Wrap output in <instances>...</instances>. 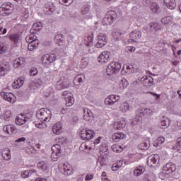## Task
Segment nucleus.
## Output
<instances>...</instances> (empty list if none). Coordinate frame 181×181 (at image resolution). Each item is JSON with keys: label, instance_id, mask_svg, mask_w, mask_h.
Returning a JSON list of instances; mask_svg holds the SVG:
<instances>
[{"label": "nucleus", "instance_id": "f257e3e1", "mask_svg": "<svg viewBox=\"0 0 181 181\" xmlns=\"http://www.w3.org/2000/svg\"><path fill=\"white\" fill-rule=\"evenodd\" d=\"M36 117L40 121L49 122L52 119V111L47 108H41L37 111Z\"/></svg>", "mask_w": 181, "mask_h": 181}, {"label": "nucleus", "instance_id": "f03ea898", "mask_svg": "<svg viewBox=\"0 0 181 181\" xmlns=\"http://www.w3.org/2000/svg\"><path fill=\"white\" fill-rule=\"evenodd\" d=\"M119 70H121V64L119 62H111L106 69V74L112 76V74H117Z\"/></svg>", "mask_w": 181, "mask_h": 181}, {"label": "nucleus", "instance_id": "7ed1b4c3", "mask_svg": "<svg viewBox=\"0 0 181 181\" xmlns=\"http://www.w3.org/2000/svg\"><path fill=\"white\" fill-rule=\"evenodd\" d=\"M13 11V4L11 2H6L3 4L0 7V13L3 16H8L11 15Z\"/></svg>", "mask_w": 181, "mask_h": 181}, {"label": "nucleus", "instance_id": "20e7f679", "mask_svg": "<svg viewBox=\"0 0 181 181\" xmlns=\"http://www.w3.org/2000/svg\"><path fill=\"white\" fill-rule=\"evenodd\" d=\"M62 98L65 100L66 107H71V105L74 104V97L73 96V93L69 90L62 93Z\"/></svg>", "mask_w": 181, "mask_h": 181}, {"label": "nucleus", "instance_id": "39448f33", "mask_svg": "<svg viewBox=\"0 0 181 181\" xmlns=\"http://www.w3.org/2000/svg\"><path fill=\"white\" fill-rule=\"evenodd\" d=\"M59 169H62L63 170V173L66 176H70L73 175V167L69 163H60L58 165Z\"/></svg>", "mask_w": 181, "mask_h": 181}, {"label": "nucleus", "instance_id": "423d86ee", "mask_svg": "<svg viewBox=\"0 0 181 181\" xmlns=\"http://www.w3.org/2000/svg\"><path fill=\"white\" fill-rule=\"evenodd\" d=\"M107 42H108V35L102 33L98 36V42L95 45V47H98V49L104 47L107 45Z\"/></svg>", "mask_w": 181, "mask_h": 181}, {"label": "nucleus", "instance_id": "0eeeda50", "mask_svg": "<svg viewBox=\"0 0 181 181\" xmlns=\"http://www.w3.org/2000/svg\"><path fill=\"white\" fill-rule=\"evenodd\" d=\"M81 138L83 141H90V139H93L94 138V131L88 129H83L80 132Z\"/></svg>", "mask_w": 181, "mask_h": 181}, {"label": "nucleus", "instance_id": "6e6552de", "mask_svg": "<svg viewBox=\"0 0 181 181\" xmlns=\"http://www.w3.org/2000/svg\"><path fill=\"white\" fill-rule=\"evenodd\" d=\"M56 54H45L41 57V62L42 64L48 65L53 63L56 60Z\"/></svg>", "mask_w": 181, "mask_h": 181}, {"label": "nucleus", "instance_id": "1a4fd4ad", "mask_svg": "<svg viewBox=\"0 0 181 181\" xmlns=\"http://www.w3.org/2000/svg\"><path fill=\"white\" fill-rule=\"evenodd\" d=\"M0 95L1 97H2L3 99H4L5 101L11 103V104H13V103L16 102V97L12 93L3 91L1 92Z\"/></svg>", "mask_w": 181, "mask_h": 181}, {"label": "nucleus", "instance_id": "9d476101", "mask_svg": "<svg viewBox=\"0 0 181 181\" xmlns=\"http://www.w3.org/2000/svg\"><path fill=\"white\" fill-rule=\"evenodd\" d=\"M60 145L57 144L55 146H53L52 147V153L51 154V159L53 160V162H57L59 160V158H60Z\"/></svg>", "mask_w": 181, "mask_h": 181}, {"label": "nucleus", "instance_id": "9b49d317", "mask_svg": "<svg viewBox=\"0 0 181 181\" xmlns=\"http://www.w3.org/2000/svg\"><path fill=\"white\" fill-rule=\"evenodd\" d=\"M163 172L165 175H170L173 172H176V164L173 163H168L163 167Z\"/></svg>", "mask_w": 181, "mask_h": 181}, {"label": "nucleus", "instance_id": "f8f14e48", "mask_svg": "<svg viewBox=\"0 0 181 181\" xmlns=\"http://www.w3.org/2000/svg\"><path fill=\"white\" fill-rule=\"evenodd\" d=\"M70 86V81L65 79L64 78H61L56 83L57 90H63V88H69Z\"/></svg>", "mask_w": 181, "mask_h": 181}, {"label": "nucleus", "instance_id": "ddd939ff", "mask_svg": "<svg viewBox=\"0 0 181 181\" xmlns=\"http://www.w3.org/2000/svg\"><path fill=\"white\" fill-rule=\"evenodd\" d=\"M111 60V54L109 52H103L98 57L99 63H107Z\"/></svg>", "mask_w": 181, "mask_h": 181}, {"label": "nucleus", "instance_id": "4468645a", "mask_svg": "<svg viewBox=\"0 0 181 181\" xmlns=\"http://www.w3.org/2000/svg\"><path fill=\"white\" fill-rule=\"evenodd\" d=\"M160 159V157H159V155L158 154H153L151 155L147 160V165L152 168L153 165H156L157 163H159V160Z\"/></svg>", "mask_w": 181, "mask_h": 181}, {"label": "nucleus", "instance_id": "2eb2a0df", "mask_svg": "<svg viewBox=\"0 0 181 181\" xmlns=\"http://www.w3.org/2000/svg\"><path fill=\"white\" fill-rule=\"evenodd\" d=\"M83 119L87 122H91L94 119V113L91 110L87 107L83 109Z\"/></svg>", "mask_w": 181, "mask_h": 181}, {"label": "nucleus", "instance_id": "dca6fc26", "mask_svg": "<svg viewBox=\"0 0 181 181\" xmlns=\"http://www.w3.org/2000/svg\"><path fill=\"white\" fill-rule=\"evenodd\" d=\"M115 19H117V16H112L111 13H108L105 15V18H103L102 23L107 25H111Z\"/></svg>", "mask_w": 181, "mask_h": 181}, {"label": "nucleus", "instance_id": "f3484780", "mask_svg": "<svg viewBox=\"0 0 181 181\" xmlns=\"http://www.w3.org/2000/svg\"><path fill=\"white\" fill-rule=\"evenodd\" d=\"M141 82L146 87H151V86H153V84H154L153 78H152V76H143L141 78Z\"/></svg>", "mask_w": 181, "mask_h": 181}, {"label": "nucleus", "instance_id": "a211bd4d", "mask_svg": "<svg viewBox=\"0 0 181 181\" xmlns=\"http://www.w3.org/2000/svg\"><path fill=\"white\" fill-rule=\"evenodd\" d=\"M119 100V96L115 95H110L105 99V105H113L117 101Z\"/></svg>", "mask_w": 181, "mask_h": 181}, {"label": "nucleus", "instance_id": "6ab92c4d", "mask_svg": "<svg viewBox=\"0 0 181 181\" xmlns=\"http://www.w3.org/2000/svg\"><path fill=\"white\" fill-rule=\"evenodd\" d=\"M29 121V117H26V115H18L16 118V124L17 125H23L26 122Z\"/></svg>", "mask_w": 181, "mask_h": 181}, {"label": "nucleus", "instance_id": "aec40b11", "mask_svg": "<svg viewBox=\"0 0 181 181\" xmlns=\"http://www.w3.org/2000/svg\"><path fill=\"white\" fill-rule=\"evenodd\" d=\"M153 30L156 33H159V32H160V28H159V25L156 23H150L146 28V31L153 32Z\"/></svg>", "mask_w": 181, "mask_h": 181}, {"label": "nucleus", "instance_id": "412c9836", "mask_svg": "<svg viewBox=\"0 0 181 181\" xmlns=\"http://www.w3.org/2000/svg\"><path fill=\"white\" fill-rule=\"evenodd\" d=\"M3 131L8 135H12V134H16V127L13 124L6 125L3 127Z\"/></svg>", "mask_w": 181, "mask_h": 181}, {"label": "nucleus", "instance_id": "4be33fe9", "mask_svg": "<svg viewBox=\"0 0 181 181\" xmlns=\"http://www.w3.org/2000/svg\"><path fill=\"white\" fill-rule=\"evenodd\" d=\"M23 84H25V80L23 77H20L14 81L12 86L13 88H21Z\"/></svg>", "mask_w": 181, "mask_h": 181}, {"label": "nucleus", "instance_id": "5701e85b", "mask_svg": "<svg viewBox=\"0 0 181 181\" xmlns=\"http://www.w3.org/2000/svg\"><path fill=\"white\" fill-rule=\"evenodd\" d=\"M52 131L54 134L56 135H60L62 132H63V129L62 127V123L61 122H57L52 127Z\"/></svg>", "mask_w": 181, "mask_h": 181}, {"label": "nucleus", "instance_id": "b1692460", "mask_svg": "<svg viewBox=\"0 0 181 181\" xmlns=\"http://www.w3.org/2000/svg\"><path fill=\"white\" fill-rule=\"evenodd\" d=\"M37 46H39V40H32L29 42L28 49L30 52H33V50H36V49H37Z\"/></svg>", "mask_w": 181, "mask_h": 181}, {"label": "nucleus", "instance_id": "393cba45", "mask_svg": "<svg viewBox=\"0 0 181 181\" xmlns=\"http://www.w3.org/2000/svg\"><path fill=\"white\" fill-rule=\"evenodd\" d=\"M112 138L114 142H119L121 139H124L125 138V134L122 132H117L112 136Z\"/></svg>", "mask_w": 181, "mask_h": 181}, {"label": "nucleus", "instance_id": "a878e982", "mask_svg": "<svg viewBox=\"0 0 181 181\" xmlns=\"http://www.w3.org/2000/svg\"><path fill=\"white\" fill-rule=\"evenodd\" d=\"M11 67L8 64H2L0 65V76H5L7 71H9Z\"/></svg>", "mask_w": 181, "mask_h": 181}, {"label": "nucleus", "instance_id": "bb28decb", "mask_svg": "<svg viewBox=\"0 0 181 181\" xmlns=\"http://www.w3.org/2000/svg\"><path fill=\"white\" fill-rule=\"evenodd\" d=\"M1 156L4 160H9L11 158V150L8 148H6L1 153Z\"/></svg>", "mask_w": 181, "mask_h": 181}, {"label": "nucleus", "instance_id": "cd10ccee", "mask_svg": "<svg viewBox=\"0 0 181 181\" xmlns=\"http://www.w3.org/2000/svg\"><path fill=\"white\" fill-rule=\"evenodd\" d=\"M163 2L168 9H175L176 8V1L175 0H163Z\"/></svg>", "mask_w": 181, "mask_h": 181}, {"label": "nucleus", "instance_id": "c85d7f7f", "mask_svg": "<svg viewBox=\"0 0 181 181\" xmlns=\"http://www.w3.org/2000/svg\"><path fill=\"white\" fill-rule=\"evenodd\" d=\"M150 9L152 11L153 13H160V7L156 3L150 4Z\"/></svg>", "mask_w": 181, "mask_h": 181}, {"label": "nucleus", "instance_id": "c756f323", "mask_svg": "<svg viewBox=\"0 0 181 181\" xmlns=\"http://www.w3.org/2000/svg\"><path fill=\"white\" fill-rule=\"evenodd\" d=\"M130 37L132 40L141 39V37H142V33L141 31L134 30L130 33Z\"/></svg>", "mask_w": 181, "mask_h": 181}, {"label": "nucleus", "instance_id": "7c9ffc66", "mask_svg": "<svg viewBox=\"0 0 181 181\" xmlns=\"http://www.w3.org/2000/svg\"><path fill=\"white\" fill-rule=\"evenodd\" d=\"M23 64H25V59L23 57L17 58L13 62V67L18 69V67H21Z\"/></svg>", "mask_w": 181, "mask_h": 181}, {"label": "nucleus", "instance_id": "2f4dec72", "mask_svg": "<svg viewBox=\"0 0 181 181\" xmlns=\"http://www.w3.org/2000/svg\"><path fill=\"white\" fill-rule=\"evenodd\" d=\"M165 137L160 136L158 138H157L154 142H153V146L156 148H158V146H160L161 145H163L165 144Z\"/></svg>", "mask_w": 181, "mask_h": 181}, {"label": "nucleus", "instance_id": "473e14b6", "mask_svg": "<svg viewBox=\"0 0 181 181\" xmlns=\"http://www.w3.org/2000/svg\"><path fill=\"white\" fill-rule=\"evenodd\" d=\"M160 125L161 128L163 129L168 128L170 125V120L168 117H163V119L160 120Z\"/></svg>", "mask_w": 181, "mask_h": 181}, {"label": "nucleus", "instance_id": "72a5a7b5", "mask_svg": "<svg viewBox=\"0 0 181 181\" xmlns=\"http://www.w3.org/2000/svg\"><path fill=\"white\" fill-rule=\"evenodd\" d=\"M33 173H36V170H27L21 173V176L23 179H26V177L32 176Z\"/></svg>", "mask_w": 181, "mask_h": 181}, {"label": "nucleus", "instance_id": "f704fd0d", "mask_svg": "<svg viewBox=\"0 0 181 181\" xmlns=\"http://www.w3.org/2000/svg\"><path fill=\"white\" fill-rule=\"evenodd\" d=\"M9 39L14 43V45H18L19 43V40L21 39V36L19 34H11L9 35Z\"/></svg>", "mask_w": 181, "mask_h": 181}, {"label": "nucleus", "instance_id": "c9c22d12", "mask_svg": "<svg viewBox=\"0 0 181 181\" xmlns=\"http://www.w3.org/2000/svg\"><path fill=\"white\" fill-rule=\"evenodd\" d=\"M125 121L124 120L116 122L114 124V129H123V128H125Z\"/></svg>", "mask_w": 181, "mask_h": 181}, {"label": "nucleus", "instance_id": "e433bc0d", "mask_svg": "<svg viewBox=\"0 0 181 181\" xmlns=\"http://www.w3.org/2000/svg\"><path fill=\"white\" fill-rule=\"evenodd\" d=\"M122 165H124V161L122 160L117 161L112 165V170H113L114 172H117V170H118L119 168H122Z\"/></svg>", "mask_w": 181, "mask_h": 181}, {"label": "nucleus", "instance_id": "4c0bfd02", "mask_svg": "<svg viewBox=\"0 0 181 181\" xmlns=\"http://www.w3.org/2000/svg\"><path fill=\"white\" fill-rule=\"evenodd\" d=\"M40 86H43V81L42 79L35 80L30 84V87H36V88H39Z\"/></svg>", "mask_w": 181, "mask_h": 181}, {"label": "nucleus", "instance_id": "58836bf2", "mask_svg": "<svg viewBox=\"0 0 181 181\" xmlns=\"http://www.w3.org/2000/svg\"><path fill=\"white\" fill-rule=\"evenodd\" d=\"M112 35L115 39L118 40L119 37H121V36H122V35H124V33L119 29H115L113 30Z\"/></svg>", "mask_w": 181, "mask_h": 181}, {"label": "nucleus", "instance_id": "ea45409f", "mask_svg": "<svg viewBox=\"0 0 181 181\" xmlns=\"http://www.w3.org/2000/svg\"><path fill=\"white\" fill-rule=\"evenodd\" d=\"M145 172V169L144 167H137L134 170V176H141Z\"/></svg>", "mask_w": 181, "mask_h": 181}, {"label": "nucleus", "instance_id": "a19ab883", "mask_svg": "<svg viewBox=\"0 0 181 181\" xmlns=\"http://www.w3.org/2000/svg\"><path fill=\"white\" fill-rule=\"evenodd\" d=\"M85 40L86 42V46H87L88 47H92V46H93V37L90 36V35H88L85 37Z\"/></svg>", "mask_w": 181, "mask_h": 181}, {"label": "nucleus", "instance_id": "79ce46f5", "mask_svg": "<svg viewBox=\"0 0 181 181\" xmlns=\"http://www.w3.org/2000/svg\"><path fill=\"white\" fill-rule=\"evenodd\" d=\"M99 151L100 152V155H103V153H106L108 152V145H107L105 143L102 144L99 147Z\"/></svg>", "mask_w": 181, "mask_h": 181}, {"label": "nucleus", "instance_id": "37998d69", "mask_svg": "<svg viewBox=\"0 0 181 181\" xmlns=\"http://www.w3.org/2000/svg\"><path fill=\"white\" fill-rule=\"evenodd\" d=\"M119 110L122 112H127L129 110V104L128 103H123L119 106Z\"/></svg>", "mask_w": 181, "mask_h": 181}, {"label": "nucleus", "instance_id": "c03bdc74", "mask_svg": "<svg viewBox=\"0 0 181 181\" xmlns=\"http://www.w3.org/2000/svg\"><path fill=\"white\" fill-rule=\"evenodd\" d=\"M81 83H83V75H76L74 80V84L80 86Z\"/></svg>", "mask_w": 181, "mask_h": 181}, {"label": "nucleus", "instance_id": "a18cd8bd", "mask_svg": "<svg viewBox=\"0 0 181 181\" xmlns=\"http://www.w3.org/2000/svg\"><path fill=\"white\" fill-rule=\"evenodd\" d=\"M112 151L113 152H115L116 153H119V152H122L123 148L119 145L114 144L112 146Z\"/></svg>", "mask_w": 181, "mask_h": 181}, {"label": "nucleus", "instance_id": "49530a36", "mask_svg": "<svg viewBox=\"0 0 181 181\" xmlns=\"http://www.w3.org/2000/svg\"><path fill=\"white\" fill-rule=\"evenodd\" d=\"M37 166L39 169H41V170H47V163L45 161L39 162Z\"/></svg>", "mask_w": 181, "mask_h": 181}, {"label": "nucleus", "instance_id": "de8ad7c7", "mask_svg": "<svg viewBox=\"0 0 181 181\" xmlns=\"http://www.w3.org/2000/svg\"><path fill=\"white\" fill-rule=\"evenodd\" d=\"M11 118H12V112L11 110H6L4 113L5 121H11Z\"/></svg>", "mask_w": 181, "mask_h": 181}, {"label": "nucleus", "instance_id": "09e8293b", "mask_svg": "<svg viewBox=\"0 0 181 181\" xmlns=\"http://www.w3.org/2000/svg\"><path fill=\"white\" fill-rule=\"evenodd\" d=\"M170 22H172V17L170 16L164 17L161 19V23L163 25H168Z\"/></svg>", "mask_w": 181, "mask_h": 181}, {"label": "nucleus", "instance_id": "8fccbe9b", "mask_svg": "<svg viewBox=\"0 0 181 181\" xmlns=\"http://www.w3.org/2000/svg\"><path fill=\"white\" fill-rule=\"evenodd\" d=\"M74 0H59V3L61 5H65V6H70L73 4Z\"/></svg>", "mask_w": 181, "mask_h": 181}, {"label": "nucleus", "instance_id": "3c124183", "mask_svg": "<svg viewBox=\"0 0 181 181\" xmlns=\"http://www.w3.org/2000/svg\"><path fill=\"white\" fill-rule=\"evenodd\" d=\"M33 29H34V30H36L37 32H39V30H42V23L40 22L35 23L33 25Z\"/></svg>", "mask_w": 181, "mask_h": 181}, {"label": "nucleus", "instance_id": "603ef678", "mask_svg": "<svg viewBox=\"0 0 181 181\" xmlns=\"http://www.w3.org/2000/svg\"><path fill=\"white\" fill-rule=\"evenodd\" d=\"M81 66L82 69H85L88 66V59L87 58H83L81 61Z\"/></svg>", "mask_w": 181, "mask_h": 181}, {"label": "nucleus", "instance_id": "864d4df0", "mask_svg": "<svg viewBox=\"0 0 181 181\" xmlns=\"http://www.w3.org/2000/svg\"><path fill=\"white\" fill-rule=\"evenodd\" d=\"M88 12H90V6H85L81 11V13L82 15H87V13H88Z\"/></svg>", "mask_w": 181, "mask_h": 181}, {"label": "nucleus", "instance_id": "5fc2aeb1", "mask_svg": "<svg viewBox=\"0 0 181 181\" xmlns=\"http://www.w3.org/2000/svg\"><path fill=\"white\" fill-rule=\"evenodd\" d=\"M6 52V45L4 43H0V54Z\"/></svg>", "mask_w": 181, "mask_h": 181}, {"label": "nucleus", "instance_id": "6e6d98bb", "mask_svg": "<svg viewBox=\"0 0 181 181\" xmlns=\"http://www.w3.org/2000/svg\"><path fill=\"white\" fill-rule=\"evenodd\" d=\"M144 114H146V115H148V117H149V115H152V114H153V111L151 108H144Z\"/></svg>", "mask_w": 181, "mask_h": 181}, {"label": "nucleus", "instance_id": "4d7b16f0", "mask_svg": "<svg viewBox=\"0 0 181 181\" xmlns=\"http://www.w3.org/2000/svg\"><path fill=\"white\" fill-rule=\"evenodd\" d=\"M139 149H141V151H144L145 149H148V144L146 143H141L139 144Z\"/></svg>", "mask_w": 181, "mask_h": 181}, {"label": "nucleus", "instance_id": "13d9d810", "mask_svg": "<svg viewBox=\"0 0 181 181\" xmlns=\"http://www.w3.org/2000/svg\"><path fill=\"white\" fill-rule=\"evenodd\" d=\"M36 128H39L40 129H42V128H45L46 127V124L43 122V121H41L39 123L35 124Z\"/></svg>", "mask_w": 181, "mask_h": 181}, {"label": "nucleus", "instance_id": "bf43d9fd", "mask_svg": "<svg viewBox=\"0 0 181 181\" xmlns=\"http://www.w3.org/2000/svg\"><path fill=\"white\" fill-rule=\"evenodd\" d=\"M57 143L59 144V145H64L66 144V139L64 137H59L57 139Z\"/></svg>", "mask_w": 181, "mask_h": 181}, {"label": "nucleus", "instance_id": "052dcab7", "mask_svg": "<svg viewBox=\"0 0 181 181\" xmlns=\"http://www.w3.org/2000/svg\"><path fill=\"white\" fill-rule=\"evenodd\" d=\"M37 74V69L36 68H31L30 70V76H36Z\"/></svg>", "mask_w": 181, "mask_h": 181}, {"label": "nucleus", "instance_id": "680f3d73", "mask_svg": "<svg viewBox=\"0 0 181 181\" xmlns=\"http://www.w3.org/2000/svg\"><path fill=\"white\" fill-rule=\"evenodd\" d=\"M123 85V88H127L128 87V81L127 79H122V81L120 82V86Z\"/></svg>", "mask_w": 181, "mask_h": 181}, {"label": "nucleus", "instance_id": "e2e57ef3", "mask_svg": "<svg viewBox=\"0 0 181 181\" xmlns=\"http://www.w3.org/2000/svg\"><path fill=\"white\" fill-rule=\"evenodd\" d=\"M93 178H94V175L89 173L86 175L85 180H86V181L93 180Z\"/></svg>", "mask_w": 181, "mask_h": 181}, {"label": "nucleus", "instance_id": "0e129e2a", "mask_svg": "<svg viewBox=\"0 0 181 181\" xmlns=\"http://www.w3.org/2000/svg\"><path fill=\"white\" fill-rule=\"evenodd\" d=\"M37 40V37H36L35 35H30L27 36V40Z\"/></svg>", "mask_w": 181, "mask_h": 181}, {"label": "nucleus", "instance_id": "69168bd1", "mask_svg": "<svg viewBox=\"0 0 181 181\" xmlns=\"http://www.w3.org/2000/svg\"><path fill=\"white\" fill-rule=\"evenodd\" d=\"M177 149H180L181 148V137L177 139V144H176Z\"/></svg>", "mask_w": 181, "mask_h": 181}, {"label": "nucleus", "instance_id": "338daca9", "mask_svg": "<svg viewBox=\"0 0 181 181\" xmlns=\"http://www.w3.org/2000/svg\"><path fill=\"white\" fill-rule=\"evenodd\" d=\"M25 141H26V139L25 137H21V138H19L18 139H16L15 141V142L18 143V142H25Z\"/></svg>", "mask_w": 181, "mask_h": 181}, {"label": "nucleus", "instance_id": "774afa93", "mask_svg": "<svg viewBox=\"0 0 181 181\" xmlns=\"http://www.w3.org/2000/svg\"><path fill=\"white\" fill-rule=\"evenodd\" d=\"M84 180V175H80L77 176V181Z\"/></svg>", "mask_w": 181, "mask_h": 181}]
</instances>
